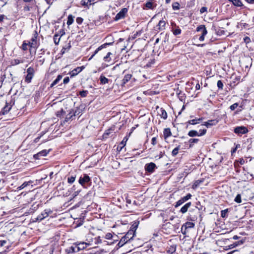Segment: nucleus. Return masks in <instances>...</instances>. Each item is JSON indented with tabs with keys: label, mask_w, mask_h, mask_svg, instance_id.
Here are the masks:
<instances>
[{
	"label": "nucleus",
	"mask_w": 254,
	"mask_h": 254,
	"mask_svg": "<svg viewBox=\"0 0 254 254\" xmlns=\"http://www.w3.org/2000/svg\"><path fill=\"white\" fill-rule=\"evenodd\" d=\"M133 237L134 236L131 235L130 234L128 235V232H127L126 235L122 237L120 240L118 244V246L120 248L123 247L125 244L127 243L128 241L132 240Z\"/></svg>",
	"instance_id": "nucleus-1"
},
{
	"label": "nucleus",
	"mask_w": 254,
	"mask_h": 254,
	"mask_svg": "<svg viewBox=\"0 0 254 254\" xmlns=\"http://www.w3.org/2000/svg\"><path fill=\"white\" fill-rule=\"evenodd\" d=\"M197 32H201V35L199 38L200 41H203L204 40V37L207 34V31L204 25H200L196 28Z\"/></svg>",
	"instance_id": "nucleus-2"
},
{
	"label": "nucleus",
	"mask_w": 254,
	"mask_h": 254,
	"mask_svg": "<svg viewBox=\"0 0 254 254\" xmlns=\"http://www.w3.org/2000/svg\"><path fill=\"white\" fill-rule=\"evenodd\" d=\"M78 183L83 187H85V185L91 183V179L87 174H84L83 176H81L78 180Z\"/></svg>",
	"instance_id": "nucleus-3"
},
{
	"label": "nucleus",
	"mask_w": 254,
	"mask_h": 254,
	"mask_svg": "<svg viewBox=\"0 0 254 254\" xmlns=\"http://www.w3.org/2000/svg\"><path fill=\"white\" fill-rule=\"evenodd\" d=\"M27 75L25 77V82L27 83L31 82V79H32L35 70L32 67H30L27 69Z\"/></svg>",
	"instance_id": "nucleus-4"
},
{
	"label": "nucleus",
	"mask_w": 254,
	"mask_h": 254,
	"mask_svg": "<svg viewBox=\"0 0 254 254\" xmlns=\"http://www.w3.org/2000/svg\"><path fill=\"white\" fill-rule=\"evenodd\" d=\"M128 9L127 8H124L117 14L114 19L115 21H118L120 19H123L125 17L126 14L127 13Z\"/></svg>",
	"instance_id": "nucleus-5"
},
{
	"label": "nucleus",
	"mask_w": 254,
	"mask_h": 254,
	"mask_svg": "<svg viewBox=\"0 0 254 254\" xmlns=\"http://www.w3.org/2000/svg\"><path fill=\"white\" fill-rule=\"evenodd\" d=\"M248 132V128L244 126L237 127L234 129V132L238 135L245 134Z\"/></svg>",
	"instance_id": "nucleus-6"
},
{
	"label": "nucleus",
	"mask_w": 254,
	"mask_h": 254,
	"mask_svg": "<svg viewBox=\"0 0 254 254\" xmlns=\"http://www.w3.org/2000/svg\"><path fill=\"white\" fill-rule=\"evenodd\" d=\"M38 37L37 32L35 31L33 34V35L31 39V41H29V46L30 47L37 48V39Z\"/></svg>",
	"instance_id": "nucleus-7"
},
{
	"label": "nucleus",
	"mask_w": 254,
	"mask_h": 254,
	"mask_svg": "<svg viewBox=\"0 0 254 254\" xmlns=\"http://www.w3.org/2000/svg\"><path fill=\"white\" fill-rule=\"evenodd\" d=\"M139 224V221H134L130 227V229L128 230V235L130 234L133 236L135 235L136 230L138 227Z\"/></svg>",
	"instance_id": "nucleus-8"
},
{
	"label": "nucleus",
	"mask_w": 254,
	"mask_h": 254,
	"mask_svg": "<svg viewBox=\"0 0 254 254\" xmlns=\"http://www.w3.org/2000/svg\"><path fill=\"white\" fill-rule=\"evenodd\" d=\"M156 168L155 164L153 162L147 163L145 166V171L149 173H152Z\"/></svg>",
	"instance_id": "nucleus-9"
},
{
	"label": "nucleus",
	"mask_w": 254,
	"mask_h": 254,
	"mask_svg": "<svg viewBox=\"0 0 254 254\" xmlns=\"http://www.w3.org/2000/svg\"><path fill=\"white\" fill-rule=\"evenodd\" d=\"M206 132V129H202V132L198 133L196 130H191L188 132V135L190 137L201 136L204 135Z\"/></svg>",
	"instance_id": "nucleus-10"
},
{
	"label": "nucleus",
	"mask_w": 254,
	"mask_h": 254,
	"mask_svg": "<svg viewBox=\"0 0 254 254\" xmlns=\"http://www.w3.org/2000/svg\"><path fill=\"white\" fill-rule=\"evenodd\" d=\"M51 213L52 211L50 209H46L37 216V220L39 221H42L44 219L47 217Z\"/></svg>",
	"instance_id": "nucleus-11"
},
{
	"label": "nucleus",
	"mask_w": 254,
	"mask_h": 254,
	"mask_svg": "<svg viewBox=\"0 0 254 254\" xmlns=\"http://www.w3.org/2000/svg\"><path fill=\"white\" fill-rule=\"evenodd\" d=\"M199 213V210L197 207H195V209L190 211V220L192 221H195L197 218V214Z\"/></svg>",
	"instance_id": "nucleus-12"
},
{
	"label": "nucleus",
	"mask_w": 254,
	"mask_h": 254,
	"mask_svg": "<svg viewBox=\"0 0 254 254\" xmlns=\"http://www.w3.org/2000/svg\"><path fill=\"white\" fill-rule=\"evenodd\" d=\"M85 67L84 66L77 67L69 72L71 77H74L80 73Z\"/></svg>",
	"instance_id": "nucleus-13"
},
{
	"label": "nucleus",
	"mask_w": 254,
	"mask_h": 254,
	"mask_svg": "<svg viewBox=\"0 0 254 254\" xmlns=\"http://www.w3.org/2000/svg\"><path fill=\"white\" fill-rule=\"evenodd\" d=\"M132 77V74H126L122 80L121 81V85L122 86H125V85L128 82L131 78Z\"/></svg>",
	"instance_id": "nucleus-14"
},
{
	"label": "nucleus",
	"mask_w": 254,
	"mask_h": 254,
	"mask_svg": "<svg viewBox=\"0 0 254 254\" xmlns=\"http://www.w3.org/2000/svg\"><path fill=\"white\" fill-rule=\"evenodd\" d=\"M79 250H80V248L79 247H74L73 246H71L70 247H69L68 249H66L65 250V252L68 254H72L74 253L75 252H79Z\"/></svg>",
	"instance_id": "nucleus-15"
},
{
	"label": "nucleus",
	"mask_w": 254,
	"mask_h": 254,
	"mask_svg": "<svg viewBox=\"0 0 254 254\" xmlns=\"http://www.w3.org/2000/svg\"><path fill=\"white\" fill-rule=\"evenodd\" d=\"M112 43H105L104 44H103L101 46H100V47H99L94 52V54L91 56V57L89 59V60H91L93 58V57L96 54H97V53L101 50H102V49L103 48H105L106 47V46L107 45H111Z\"/></svg>",
	"instance_id": "nucleus-16"
},
{
	"label": "nucleus",
	"mask_w": 254,
	"mask_h": 254,
	"mask_svg": "<svg viewBox=\"0 0 254 254\" xmlns=\"http://www.w3.org/2000/svg\"><path fill=\"white\" fill-rule=\"evenodd\" d=\"M244 242V240H241V241H238V242H235V243H234L233 244L228 246L227 247L228 248L226 249V250H229V249H233L238 246H240V245H241L242 244H243Z\"/></svg>",
	"instance_id": "nucleus-17"
},
{
	"label": "nucleus",
	"mask_w": 254,
	"mask_h": 254,
	"mask_svg": "<svg viewBox=\"0 0 254 254\" xmlns=\"http://www.w3.org/2000/svg\"><path fill=\"white\" fill-rule=\"evenodd\" d=\"M218 123L216 120H210L208 122H205L203 125L206 126L207 127H209L212 126L216 125Z\"/></svg>",
	"instance_id": "nucleus-18"
},
{
	"label": "nucleus",
	"mask_w": 254,
	"mask_h": 254,
	"mask_svg": "<svg viewBox=\"0 0 254 254\" xmlns=\"http://www.w3.org/2000/svg\"><path fill=\"white\" fill-rule=\"evenodd\" d=\"M172 135V132L169 128H166L163 131V136L165 139H166L169 136Z\"/></svg>",
	"instance_id": "nucleus-19"
},
{
	"label": "nucleus",
	"mask_w": 254,
	"mask_h": 254,
	"mask_svg": "<svg viewBox=\"0 0 254 254\" xmlns=\"http://www.w3.org/2000/svg\"><path fill=\"white\" fill-rule=\"evenodd\" d=\"M191 202H188L185 205H184L181 209L180 210V212L181 213H182L183 214H184L186 212H187L190 206L191 205Z\"/></svg>",
	"instance_id": "nucleus-20"
},
{
	"label": "nucleus",
	"mask_w": 254,
	"mask_h": 254,
	"mask_svg": "<svg viewBox=\"0 0 254 254\" xmlns=\"http://www.w3.org/2000/svg\"><path fill=\"white\" fill-rule=\"evenodd\" d=\"M230 2L236 6L241 7L243 6V4L241 0H229Z\"/></svg>",
	"instance_id": "nucleus-21"
},
{
	"label": "nucleus",
	"mask_w": 254,
	"mask_h": 254,
	"mask_svg": "<svg viewBox=\"0 0 254 254\" xmlns=\"http://www.w3.org/2000/svg\"><path fill=\"white\" fill-rule=\"evenodd\" d=\"M100 83L103 85L108 83L109 82V79L102 74L100 77Z\"/></svg>",
	"instance_id": "nucleus-22"
},
{
	"label": "nucleus",
	"mask_w": 254,
	"mask_h": 254,
	"mask_svg": "<svg viewBox=\"0 0 254 254\" xmlns=\"http://www.w3.org/2000/svg\"><path fill=\"white\" fill-rule=\"evenodd\" d=\"M194 226V224L192 222H188L184 224L182 227V230L183 229V227H184L185 229L187 228H193Z\"/></svg>",
	"instance_id": "nucleus-23"
},
{
	"label": "nucleus",
	"mask_w": 254,
	"mask_h": 254,
	"mask_svg": "<svg viewBox=\"0 0 254 254\" xmlns=\"http://www.w3.org/2000/svg\"><path fill=\"white\" fill-rule=\"evenodd\" d=\"M165 25H166V23H165V21L160 20L157 26H158V29L160 30H162L165 29Z\"/></svg>",
	"instance_id": "nucleus-24"
},
{
	"label": "nucleus",
	"mask_w": 254,
	"mask_h": 254,
	"mask_svg": "<svg viewBox=\"0 0 254 254\" xmlns=\"http://www.w3.org/2000/svg\"><path fill=\"white\" fill-rule=\"evenodd\" d=\"M33 182L31 181H28V182H24L20 186L18 187L17 189L18 190H21L23 189H24L26 186H28L30 184L32 183Z\"/></svg>",
	"instance_id": "nucleus-25"
},
{
	"label": "nucleus",
	"mask_w": 254,
	"mask_h": 254,
	"mask_svg": "<svg viewBox=\"0 0 254 254\" xmlns=\"http://www.w3.org/2000/svg\"><path fill=\"white\" fill-rule=\"evenodd\" d=\"M92 0H82L81 3L83 6H88L92 4Z\"/></svg>",
	"instance_id": "nucleus-26"
},
{
	"label": "nucleus",
	"mask_w": 254,
	"mask_h": 254,
	"mask_svg": "<svg viewBox=\"0 0 254 254\" xmlns=\"http://www.w3.org/2000/svg\"><path fill=\"white\" fill-rule=\"evenodd\" d=\"M62 75H59L57 78L53 82V83L51 85V87H53L55 85H56L62 78Z\"/></svg>",
	"instance_id": "nucleus-27"
},
{
	"label": "nucleus",
	"mask_w": 254,
	"mask_h": 254,
	"mask_svg": "<svg viewBox=\"0 0 254 254\" xmlns=\"http://www.w3.org/2000/svg\"><path fill=\"white\" fill-rule=\"evenodd\" d=\"M199 141L198 138H190L189 140V142L190 143L189 147H192L194 143H196Z\"/></svg>",
	"instance_id": "nucleus-28"
},
{
	"label": "nucleus",
	"mask_w": 254,
	"mask_h": 254,
	"mask_svg": "<svg viewBox=\"0 0 254 254\" xmlns=\"http://www.w3.org/2000/svg\"><path fill=\"white\" fill-rule=\"evenodd\" d=\"M74 21V16L72 15H69L67 18V24L68 25H70Z\"/></svg>",
	"instance_id": "nucleus-29"
},
{
	"label": "nucleus",
	"mask_w": 254,
	"mask_h": 254,
	"mask_svg": "<svg viewBox=\"0 0 254 254\" xmlns=\"http://www.w3.org/2000/svg\"><path fill=\"white\" fill-rule=\"evenodd\" d=\"M49 150H43L37 154L38 156H45L49 153Z\"/></svg>",
	"instance_id": "nucleus-30"
},
{
	"label": "nucleus",
	"mask_w": 254,
	"mask_h": 254,
	"mask_svg": "<svg viewBox=\"0 0 254 254\" xmlns=\"http://www.w3.org/2000/svg\"><path fill=\"white\" fill-rule=\"evenodd\" d=\"M176 251V246H170L168 250L167 251V253L168 254H172Z\"/></svg>",
	"instance_id": "nucleus-31"
},
{
	"label": "nucleus",
	"mask_w": 254,
	"mask_h": 254,
	"mask_svg": "<svg viewBox=\"0 0 254 254\" xmlns=\"http://www.w3.org/2000/svg\"><path fill=\"white\" fill-rule=\"evenodd\" d=\"M73 115H72V113L70 112L65 117L64 123L67 122L70 120H72V117Z\"/></svg>",
	"instance_id": "nucleus-32"
},
{
	"label": "nucleus",
	"mask_w": 254,
	"mask_h": 254,
	"mask_svg": "<svg viewBox=\"0 0 254 254\" xmlns=\"http://www.w3.org/2000/svg\"><path fill=\"white\" fill-rule=\"evenodd\" d=\"M202 120V118H199L198 119H193V120H190L189 121H188V123L191 124V125H196V124L198 123L197 121H201Z\"/></svg>",
	"instance_id": "nucleus-33"
},
{
	"label": "nucleus",
	"mask_w": 254,
	"mask_h": 254,
	"mask_svg": "<svg viewBox=\"0 0 254 254\" xmlns=\"http://www.w3.org/2000/svg\"><path fill=\"white\" fill-rule=\"evenodd\" d=\"M11 107V105H6L3 108V114H5L8 113V112H9V111L10 110Z\"/></svg>",
	"instance_id": "nucleus-34"
},
{
	"label": "nucleus",
	"mask_w": 254,
	"mask_h": 254,
	"mask_svg": "<svg viewBox=\"0 0 254 254\" xmlns=\"http://www.w3.org/2000/svg\"><path fill=\"white\" fill-rule=\"evenodd\" d=\"M161 114L160 115L161 117L164 119H166L167 118V114L166 111L164 109H161Z\"/></svg>",
	"instance_id": "nucleus-35"
},
{
	"label": "nucleus",
	"mask_w": 254,
	"mask_h": 254,
	"mask_svg": "<svg viewBox=\"0 0 254 254\" xmlns=\"http://www.w3.org/2000/svg\"><path fill=\"white\" fill-rule=\"evenodd\" d=\"M76 177L75 176H71L67 178V182L69 184H72L75 180Z\"/></svg>",
	"instance_id": "nucleus-36"
},
{
	"label": "nucleus",
	"mask_w": 254,
	"mask_h": 254,
	"mask_svg": "<svg viewBox=\"0 0 254 254\" xmlns=\"http://www.w3.org/2000/svg\"><path fill=\"white\" fill-rule=\"evenodd\" d=\"M173 33L174 35H177L180 34L181 33V29L178 27L177 29H172Z\"/></svg>",
	"instance_id": "nucleus-37"
},
{
	"label": "nucleus",
	"mask_w": 254,
	"mask_h": 254,
	"mask_svg": "<svg viewBox=\"0 0 254 254\" xmlns=\"http://www.w3.org/2000/svg\"><path fill=\"white\" fill-rule=\"evenodd\" d=\"M172 7L174 10H178L180 8V4L178 2H174L172 4Z\"/></svg>",
	"instance_id": "nucleus-38"
},
{
	"label": "nucleus",
	"mask_w": 254,
	"mask_h": 254,
	"mask_svg": "<svg viewBox=\"0 0 254 254\" xmlns=\"http://www.w3.org/2000/svg\"><path fill=\"white\" fill-rule=\"evenodd\" d=\"M127 140V138L126 137H124V138L120 143V145H121L120 150H121L126 145Z\"/></svg>",
	"instance_id": "nucleus-39"
},
{
	"label": "nucleus",
	"mask_w": 254,
	"mask_h": 254,
	"mask_svg": "<svg viewBox=\"0 0 254 254\" xmlns=\"http://www.w3.org/2000/svg\"><path fill=\"white\" fill-rule=\"evenodd\" d=\"M234 200L237 203H241L242 202V200H241V194H238L236 195Z\"/></svg>",
	"instance_id": "nucleus-40"
},
{
	"label": "nucleus",
	"mask_w": 254,
	"mask_h": 254,
	"mask_svg": "<svg viewBox=\"0 0 254 254\" xmlns=\"http://www.w3.org/2000/svg\"><path fill=\"white\" fill-rule=\"evenodd\" d=\"M88 93V92L87 90H82L79 92V94L82 97H85L87 96V94Z\"/></svg>",
	"instance_id": "nucleus-41"
},
{
	"label": "nucleus",
	"mask_w": 254,
	"mask_h": 254,
	"mask_svg": "<svg viewBox=\"0 0 254 254\" xmlns=\"http://www.w3.org/2000/svg\"><path fill=\"white\" fill-rule=\"evenodd\" d=\"M180 149V147L179 146H178L176 148H175L172 152V155L173 156H175L176 155H177L178 153V151H179V150Z\"/></svg>",
	"instance_id": "nucleus-42"
},
{
	"label": "nucleus",
	"mask_w": 254,
	"mask_h": 254,
	"mask_svg": "<svg viewBox=\"0 0 254 254\" xmlns=\"http://www.w3.org/2000/svg\"><path fill=\"white\" fill-rule=\"evenodd\" d=\"M23 61H21L19 59H15L11 62V64L12 65H17L20 63H22Z\"/></svg>",
	"instance_id": "nucleus-43"
},
{
	"label": "nucleus",
	"mask_w": 254,
	"mask_h": 254,
	"mask_svg": "<svg viewBox=\"0 0 254 254\" xmlns=\"http://www.w3.org/2000/svg\"><path fill=\"white\" fill-rule=\"evenodd\" d=\"M217 86L219 89L222 90L223 88V83L221 80H218L217 83Z\"/></svg>",
	"instance_id": "nucleus-44"
},
{
	"label": "nucleus",
	"mask_w": 254,
	"mask_h": 254,
	"mask_svg": "<svg viewBox=\"0 0 254 254\" xmlns=\"http://www.w3.org/2000/svg\"><path fill=\"white\" fill-rule=\"evenodd\" d=\"M202 182V181H200V180H197V181H196L194 182V183L193 184V186H192V188L193 189L196 188Z\"/></svg>",
	"instance_id": "nucleus-45"
},
{
	"label": "nucleus",
	"mask_w": 254,
	"mask_h": 254,
	"mask_svg": "<svg viewBox=\"0 0 254 254\" xmlns=\"http://www.w3.org/2000/svg\"><path fill=\"white\" fill-rule=\"evenodd\" d=\"M112 55V53L111 52H108L107 54V55L104 58V60L106 62H110L111 60V59H109L110 55Z\"/></svg>",
	"instance_id": "nucleus-46"
},
{
	"label": "nucleus",
	"mask_w": 254,
	"mask_h": 254,
	"mask_svg": "<svg viewBox=\"0 0 254 254\" xmlns=\"http://www.w3.org/2000/svg\"><path fill=\"white\" fill-rule=\"evenodd\" d=\"M59 36L58 35H55L54 37V42L56 45H58L60 41V38H58Z\"/></svg>",
	"instance_id": "nucleus-47"
},
{
	"label": "nucleus",
	"mask_w": 254,
	"mask_h": 254,
	"mask_svg": "<svg viewBox=\"0 0 254 254\" xmlns=\"http://www.w3.org/2000/svg\"><path fill=\"white\" fill-rule=\"evenodd\" d=\"M28 45L29 46V42H28V43H26L25 42H24L22 45V50L24 51L27 50V46H28Z\"/></svg>",
	"instance_id": "nucleus-48"
},
{
	"label": "nucleus",
	"mask_w": 254,
	"mask_h": 254,
	"mask_svg": "<svg viewBox=\"0 0 254 254\" xmlns=\"http://www.w3.org/2000/svg\"><path fill=\"white\" fill-rule=\"evenodd\" d=\"M228 212V209H225V210H222L221 211V217L224 218L226 216V215L227 214Z\"/></svg>",
	"instance_id": "nucleus-49"
},
{
	"label": "nucleus",
	"mask_w": 254,
	"mask_h": 254,
	"mask_svg": "<svg viewBox=\"0 0 254 254\" xmlns=\"http://www.w3.org/2000/svg\"><path fill=\"white\" fill-rule=\"evenodd\" d=\"M238 106V104L237 103H234L233 104V105H232L230 107V109L232 110V111H234L237 107Z\"/></svg>",
	"instance_id": "nucleus-50"
},
{
	"label": "nucleus",
	"mask_w": 254,
	"mask_h": 254,
	"mask_svg": "<svg viewBox=\"0 0 254 254\" xmlns=\"http://www.w3.org/2000/svg\"><path fill=\"white\" fill-rule=\"evenodd\" d=\"M191 197V195L190 193H188L186 196L182 197L183 199H184V200L185 201H187L188 200H189V199H190Z\"/></svg>",
	"instance_id": "nucleus-51"
},
{
	"label": "nucleus",
	"mask_w": 254,
	"mask_h": 254,
	"mask_svg": "<svg viewBox=\"0 0 254 254\" xmlns=\"http://www.w3.org/2000/svg\"><path fill=\"white\" fill-rule=\"evenodd\" d=\"M145 6L147 8L151 9L152 6V3L151 2H147L145 4Z\"/></svg>",
	"instance_id": "nucleus-52"
},
{
	"label": "nucleus",
	"mask_w": 254,
	"mask_h": 254,
	"mask_svg": "<svg viewBox=\"0 0 254 254\" xmlns=\"http://www.w3.org/2000/svg\"><path fill=\"white\" fill-rule=\"evenodd\" d=\"M244 42L246 43V44H248L249 43L251 42V39L249 37H245L244 38Z\"/></svg>",
	"instance_id": "nucleus-53"
},
{
	"label": "nucleus",
	"mask_w": 254,
	"mask_h": 254,
	"mask_svg": "<svg viewBox=\"0 0 254 254\" xmlns=\"http://www.w3.org/2000/svg\"><path fill=\"white\" fill-rule=\"evenodd\" d=\"M240 26L242 27H243V28H247L249 27V25L248 24H247L246 23H244L242 21L240 23Z\"/></svg>",
	"instance_id": "nucleus-54"
},
{
	"label": "nucleus",
	"mask_w": 254,
	"mask_h": 254,
	"mask_svg": "<svg viewBox=\"0 0 254 254\" xmlns=\"http://www.w3.org/2000/svg\"><path fill=\"white\" fill-rule=\"evenodd\" d=\"M113 237V235L111 233H108L105 236V238L106 239H111Z\"/></svg>",
	"instance_id": "nucleus-55"
},
{
	"label": "nucleus",
	"mask_w": 254,
	"mask_h": 254,
	"mask_svg": "<svg viewBox=\"0 0 254 254\" xmlns=\"http://www.w3.org/2000/svg\"><path fill=\"white\" fill-rule=\"evenodd\" d=\"M182 204H183V202L182 201V200L181 199H180L176 202L175 206V207H177L180 206L181 205H182Z\"/></svg>",
	"instance_id": "nucleus-56"
},
{
	"label": "nucleus",
	"mask_w": 254,
	"mask_h": 254,
	"mask_svg": "<svg viewBox=\"0 0 254 254\" xmlns=\"http://www.w3.org/2000/svg\"><path fill=\"white\" fill-rule=\"evenodd\" d=\"M76 21L78 24H80L83 22V19L81 17H77L76 19Z\"/></svg>",
	"instance_id": "nucleus-57"
},
{
	"label": "nucleus",
	"mask_w": 254,
	"mask_h": 254,
	"mask_svg": "<svg viewBox=\"0 0 254 254\" xmlns=\"http://www.w3.org/2000/svg\"><path fill=\"white\" fill-rule=\"evenodd\" d=\"M207 8L206 7H202L200 9V13H203L207 11Z\"/></svg>",
	"instance_id": "nucleus-58"
},
{
	"label": "nucleus",
	"mask_w": 254,
	"mask_h": 254,
	"mask_svg": "<svg viewBox=\"0 0 254 254\" xmlns=\"http://www.w3.org/2000/svg\"><path fill=\"white\" fill-rule=\"evenodd\" d=\"M64 113V111L63 109L60 110V111H58L56 113L57 117H61V116L62 115L63 113Z\"/></svg>",
	"instance_id": "nucleus-59"
},
{
	"label": "nucleus",
	"mask_w": 254,
	"mask_h": 254,
	"mask_svg": "<svg viewBox=\"0 0 254 254\" xmlns=\"http://www.w3.org/2000/svg\"><path fill=\"white\" fill-rule=\"evenodd\" d=\"M69 78L68 77H65L64 79V81H63V82L64 84H67L69 82Z\"/></svg>",
	"instance_id": "nucleus-60"
},
{
	"label": "nucleus",
	"mask_w": 254,
	"mask_h": 254,
	"mask_svg": "<svg viewBox=\"0 0 254 254\" xmlns=\"http://www.w3.org/2000/svg\"><path fill=\"white\" fill-rule=\"evenodd\" d=\"M151 144L155 145L156 144V137H154L151 139Z\"/></svg>",
	"instance_id": "nucleus-61"
},
{
	"label": "nucleus",
	"mask_w": 254,
	"mask_h": 254,
	"mask_svg": "<svg viewBox=\"0 0 254 254\" xmlns=\"http://www.w3.org/2000/svg\"><path fill=\"white\" fill-rule=\"evenodd\" d=\"M79 114H80V111H79L78 109H77L75 111V112L73 113H72V115L74 117L76 115H78Z\"/></svg>",
	"instance_id": "nucleus-62"
},
{
	"label": "nucleus",
	"mask_w": 254,
	"mask_h": 254,
	"mask_svg": "<svg viewBox=\"0 0 254 254\" xmlns=\"http://www.w3.org/2000/svg\"><path fill=\"white\" fill-rule=\"evenodd\" d=\"M6 243V241L5 240H1L0 241V245L1 247L4 246V245Z\"/></svg>",
	"instance_id": "nucleus-63"
},
{
	"label": "nucleus",
	"mask_w": 254,
	"mask_h": 254,
	"mask_svg": "<svg viewBox=\"0 0 254 254\" xmlns=\"http://www.w3.org/2000/svg\"><path fill=\"white\" fill-rule=\"evenodd\" d=\"M248 3L250 4H254V0H245Z\"/></svg>",
	"instance_id": "nucleus-64"
}]
</instances>
